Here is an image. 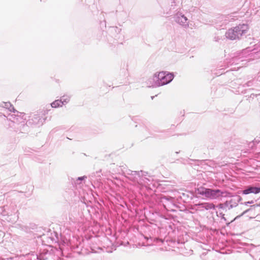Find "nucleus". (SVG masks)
Returning <instances> with one entry per match:
<instances>
[{"label":"nucleus","mask_w":260,"mask_h":260,"mask_svg":"<svg viewBox=\"0 0 260 260\" xmlns=\"http://www.w3.org/2000/svg\"><path fill=\"white\" fill-rule=\"evenodd\" d=\"M197 193L210 199H215L222 196V192L219 189L213 190L204 187L198 188Z\"/></svg>","instance_id":"1"},{"label":"nucleus","mask_w":260,"mask_h":260,"mask_svg":"<svg viewBox=\"0 0 260 260\" xmlns=\"http://www.w3.org/2000/svg\"><path fill=\"white\" fill-rule=\"evenodd\" d=\"M174 78L172 74L168 73L165 72H159L157 74V78L159 85H163L170 82Z\"/></svg>","instance_id":"2"},{"label":"nucleus","mask_w":260,"mask_h":260,"mask_svg":"<svg viewBox=\"0 0 260 260\" xmlns=\"http://www.w3.org/2000/svg\"><path fill=\"white\" fill-rule=\"evenodd\" d=\"M248 29V25L244 24H240L238 26L234 27V30L236 31V33H237L238 36L239 35L241 36L243 34L246 33Z\"/></svg>","instance_id":"3"},{"label":"nucleus","mask_w":260,"mask_h":260,"mask_svg":"<svg viewBox=\"0 0 260 260\" xmlns=\"http://www.w3.org/2000/svg\"><path fill=\"white\" fill-rule=\"evenodd\" d=\"M260 192V187L249 186L247 189L243 190L242 193L244 194L249 193L257 194Z\"/></svg>","instance_id":"4"},{"label":"nucleus","mask_w":260,"mask_h":260,"mask_svg":"<svg viewBox=\"0 0 260 260\" xmlns=\"http://www.w3.org/2000/svg\"><path fill=\"white\" fill-rule=\"evenodd\" d=\"M226 36L228 38L231 40H235L238 37L237 33H236V31L234 30V28L229 29L226 34Z\"/></svg>","instance_id":"5"},{"label":"nucleus","mask_w":260,"mask_h":260,"mask_svg":"<svg viewBox=\"0 0 260 260\" xmlns=\"http://www.w3.org/2000/svg\"><path fill=\"white\" fill-rule=\"evenodd\" d=\"M63 104V102L61 100H57L52 103L51 105L52 108H56L61 107Z\"/></svg>","instance_id":"6"},{"label":"nucleus","mask_w":260,"mask_h":260,"mask_svg":"<svg viewBox=\"0 0 260 260\" xmlns=\"http://www.w3.org/2000/svg\"><path fill=\"white\" fill-rule=\"evenodd\" d=\"M187 19L184 16H181V17L179 18L178 22L180 23H184L186 22Z\"/></svg>","instance_id":"7"},{"label":"nucleus","mask_w":260,"mask_h":260,"mask_svg":"<svg viewBox=\"0 0 260 260\" xmlns=\"http://www.w3.org/2000/svg\"><path fill=\"white\" fill-rule=\"evenodd\" d=\"M86 178V177H85V176L80 177H78V180H82Z\"/></svg>","instance_id":"8"},{"label":"nucleus","mask_w":260,"mask_h":260,"mask_svg":"<svg viewBox=\"0 0 260 260\" xmlns=\"http://www.w3.org/2000/svg\"><path fill=\"white\" fill-rule=\"evenodd\" d=\"M247 203L252 204V203H253V201H251V202H248Z\"/></svg>","instance_id":"9"}]
</instances>
